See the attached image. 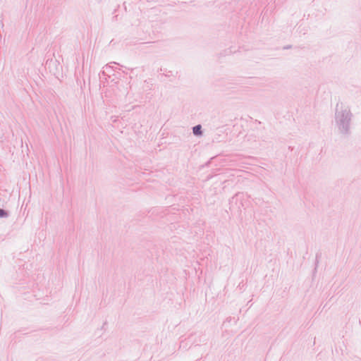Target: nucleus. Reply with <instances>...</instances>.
<instances>
[{
	"label": "nucleus",
	"mask_w": 361,
	"mask_h": 361,
	"mask_svg": "<svg viewBox=\"0 0 361 361\" xmlns=\"http://www.w3.org/2000/svg\"><path fill=\"white\" fill-rule=\"evenodd\" d=\"M320 257H321V253H317L316 257H315V268H314V269H316L318 266L319 260Z\"/></svg>",
	"instance_id": "4"
},
{
	"label": "nucleus",
	"mask_w": 361,
	"mask_h": 361,
	"mask_svg": "<svg viewBox=\"0 0 361 361\" xmlns=\"http://www.w3.org/2000/svg\"><path fill=\"white\" fill-rule=\"evenodd\" d=\"M8 216V212L0 208V218H7Z\"/></svg>",
	"instance_id": "3"
},
{
	"label": "nucleus",
	"mask_w": 361,
	"mask_h": 361,
	"mask_svg": "<svg viewBox=\"0 0 361 361\" xmlns=\"http://www.w3.org/2000/svg\"><path fill=\"white\" fill-rule=\"evenodd\" d=\"M353 114L349 109H338V104L336 106L335 121L340 133L348 135L350 133V123Z\"/></svg>",
	"instance_id": "1"
},
{
	"label": "nucleus",
	"mask_w": 361,
	"mask_h": 361,
	"mask_svg": "<svg viewBox=\"0 0 361 361\" xmlns=\"http://www.w3.org/2000/svg\"><path fill=\"white\" fill-rule=\"evenodd\" d=\"M290 47H291V46H290V45H289V46H286V47H284V49H289V48H290Z\"/></svg>",
	"instance_id": "5"
},
{
	"label": "nucleus",
	"mask_w": 361,
	"mask_h": 361,
	"mask_svg": "<svg viewBox=\"0 0 361 361\" xmlns=\"http://www.w3.org/2000/svg\"><path fill=\"white\" fill-rule=\"evenodd\" d=\"M192 133L195 136H201L203 133L202 130V126L198 124L192 128Z\"/></svg>",
	"instance_id": "2"
}]
</instances>
